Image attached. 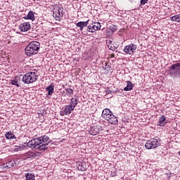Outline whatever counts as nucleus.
<instances>
[{"label":"nucleus","mask_w":180,"mask_h":180,"mask_svg":"<svg viewBox=\"0 0 180 180\" xmlns=\"http://www.w3.org/2000/svg\"><path fill=\"white\" fill-rule=\"evenodd\" d=\"M49 140H50L49 136H44L43 137L32 139L27 143V146L30 148H36L38 151H42V150H47Z\"/></svg>","instance_id":"obj_1"},{"label":"nucleus","mask_w":180,"mask_h":180,"mask_svg":"<svg viewBox=\"0 0 180 180\" xmlns=\"http://www.w3.org/2000/svg\"><path fill=\"white\" fill-rule=\"evenodd\" d=\"M40 50V42L32 41L25 47V54L28 57H32L34 54H37Z\"/></svg>","instance_id":"obj_2"},{"label":"nucleus","mask_w":180,"mask_h":180,"mask_svg":"<svg viewBox=\"0 0 180 180\" xmlns=\"http://www.w3.org/2000/svg\"><path fill=\"white\" fill-rule=\"evenodd\" d=\"M102 117L105 119V120H108L110 124H117V118L113 115V112L108 108L103 110Z\"/></svg>","instance_id":"obj_3"},{"label":"nucleus","mask_w":180,"mask_h":180,"mask_svg":"<svg viewBox=\"0 0 180 180\" xmlns=\"http://www.w3.org/2000/svg\"><path fill=\"white\" fill-rule=\"evenodd\" d=\"M24 84H33V82H36L37 79L39 78V75H37V72H30L26 73L24 76Z\"/></svg>","instance_id":"obj_4"},{"label":"nucleus","mask_w":180,"mask_h":180,"mask_svg":"<svg viewBox=\"0 0 180 180\" xmlns=\"http://www.w3.org/2000/svg\"><path fill=\"white\" fill-rule=\"evenodd\" d=\"M169 74L171 77H180V63L173 64L169 67Z\"/></svg>","instance_id":"obj_5"},{"label":"nucleus","mask_w":180,"mask_h":180,"mask_svg":"<svg viewBox=\"0 0 180 180\" xmlns=\"http://www.w3.org/2000/svg\"><path fill=\"white\" fill-rule=\"evenodd\" d=\"M160 146H161V142L155 138L148 140L145 144V147L147 150L157 148L158 147H160Z\"/></svg>","instance_id":"obj_6"},{"label":"nucleus","mask_w":180,"mask_h":180,"mask_svg":"<svg viewBox=\"0 0 180 180\" xmlns=\"http://www.w3.org/2000/svg\"><path fill=\"white\" fill-rule=\"evenodd\" d=\"M63 11L64 8H63V7L58 6H54L53 16L55 18L56 20H60V19H62L63 16H64Z\"/></svg>","instance_id":"obj_7"},{"label":"nucleus","mask_w":180,"mask_h":180,"mask_svg":"<svg viewBox=\"0 0 180 180\" xmlns=\"http://www.w3.org/2000/svg\"><path fill=\"white\" fill-rule=\"evenodd\" d=\"M136 50H137V45H136L134 44H130L129 45H127L124 48L123 51L126 54H129V56H133V54H134V53H136Z\"/></svg>","instance_id":"obj_8"},{"label":"nucleus","mask_w":180,"mask_h":180,"mask_svg":"<svg viewBox=\"0 0 180 180\" xmlns=\"http://www.w3.org/2000/svg\"><path fill=\"white\" fill-rule=\"evenodd\" d=\"M22 82L25 84V79L22 75L16 76L13 79L11 80V85H15L18 88L22 86Z\"/></svg>","instance_id":"obj_9"},{"label":"nucleus","mask_w":180,"mask_h":180,"mask_svg":"<svg viewBox=\"0 0 180 180\" xmlns=\"http://www.w3.org/2000/svg\"><path fill=\"white\" fill-rule=\"evenodd\" d=\"M99 29H101V22H93L87 27L86 30L90 33H95Z\"/></svg>","instance_id":"obj_10"},{"label":"nucleus","mask_w":180,"mask_h":180,"mask_svg":"<svg viewBox=\"0 0 180 180\" xmlns=\"http://www.w3.org/2000/svg\"><path fill=\"white\" fill-rule=\"evenodd\" d=\"M30 22H25L20 25L19 29L21 32H28V30L31 28Z\"/></svg>","instance_id":"obj_11"},{"label":"nucleus","mask_w":180,"mask_h":180,"mask_svg":"<svg viewBox=\"0 0 180 180\" xmlns=\"http://www.w3.org/2000/svg\"><path fill=\"white\" fill-rule=\"evenodd\" d=\"M158 126H160V127H164L167 123H168V121L167 120V117H165V115H161L159 117V121L157 122Z\"/></svg>","instance_id":"obj_12"},{"label":"nucleus","mask_w":180,"mask_h":180,"mask_svg":"<svg viewBox=\"0 0 180 180\" xmlns=\"http://www.w3.org/2000/svg\"><path fill=\"white\" fill-rule=\"evenodd\" d=\"M106 44L109 50H112V51H115V50L117 49V45L115 46V42H113V39H107Z\"/></svg>","instance_id":"obj_13"},{"label":"nucleus","mask_w":180,"mask_h":180,"mask_svg":"<svg viewBox=\"0 0 180 180\" xmlns=\"http://www.w3.org/2000/svg\"><path fill=\"white\" fill-rule=\"evenodd\" d=\"M101 126H94L91 128V130L89 131V134H91V136H96V134H99V131H101Z\"/></svg>","instance_id":"obj_14"},{"label":"nucleus","mask_w":180,"mask_h":180,"mask_svg":"<svg viewBox=\"0 0 180 180\" xmlns=\"http://www.w3.org/2000/svg\"><path fill=\"white\" fill-rule=\"evenodd\" d=\"M19 165V162L18 160H10L4 164V168H12V167H15Z\"/></svg>","instance_id":"obj_15"},{"label":"nucleus","mask_w":180,"mask_h":180,"mask_svg":"<svg viewBox=\"0 0 180 180\" xmlns=\"http://www.w3.org/2000/svg\"><path fill=\"white\" fill-rule=\"evenodd\" d=\"M89 23V20L87 21H80L76 24L77 27H80L81 32L84 30V27H86Z\"/></svg>","instance_id":"obj_16"},{"label":"nucleus","mask_w":180,"mask_h":180,"mask_svg":"<svg viewBox=\"0 0 180 180\" xmlns=\"http://www.w3.org/2000/svg\"><path fill=\"white\" fill-rule=\"evenodd\" d=\"M23 19H25V20H32V22H34V13H33L32 11H30L27 15L23 17Z\"/></svg>","instance_id":"obj_17"},{"label":"nucleus","mask_w":180,"mask_h":180,"mask_svg":"<svg viewBox=\"0 0 180 180\" xmlns=\"http://www.w3.org/2000/svg\"><path fill=\"white\" fill-rule=\"evenodd\" d=\"M6 136V139H7V140H16L17 137L16 136H15V134H13V133H12V131H8L5 134Z\"/></svg>","instance_id":"obj_18"},{"label":"nucleus","mask_w":180,"mask_h":180,"mask_svg":"<svg viewBox=\"0 0 180 180\" xmlns=\"http://www.w3.org/2000/svg\"><path fill=\"white\" fill-rule=\"evenodd\" d=\"M46 91H48V95L51 96L54 92V84H51L48 87H46Z\"/></svg>","instance_id":"obj_19"},{"label":"nucleus","mask_w":180,"mask_h":180,"mask_svg":"<svg viewBox=\"0 0 180 180\" xmlns=\"http://www.w3.org/2000/svg\"><path fill=\"white\" fill-rule=\"evenodd\" d=\"M77 105H78V98H72L69 105L73 109H75Z\"/></svg>","instance_id":"obj_20"},{"label":"nucleus","mask_w":180,"mask_h":180,"mask_svg":"<svg viewBox=\"0 0 180 180\" xmlns=\"http://www.w3.org/2000/svg\"><path fill=\"white\" fill-rule=\"evenodd\" d=\"M133 90V83L130 81H127V86L124 88V91H131Z\"/></svg>","instance_id":"obj_21"},{"label":"nucleus","mask_w":180,"mask_h":180,"mask_svg":"<svg viewBox=\"0 0 180 180\" xmlns=\"http://www.w3.org/2000/svg\"><path fill=\"white\" fill-rule=\"evenodd\" d=\"M72 110H74V109L69 105H66L64 111H65V114L67 115H71V112H72Z\"/></svg>","instance_id":"obj_22"},{"label":"nucleus","mask_w":180,"mask_h":180,"mask_svg":"<svg viewBox=\"0 0 180 180\" xmlns=\"http://www.w3.org/2000/svg\"><path fill=\"white\" fill-rule=\"evenodd\" d=\"M25 180H36L34 174L32 173L25 174Z\"/></svg>","instance_id":"obj_23"},{"label":"nucleus","mask_w":180,"mask_h":180,"mask_svg":"<svg viewBox=\"0 0 180 180\" xmlns=\"http://www.w3.org/2000/svg\"><path fill=\"white\" fill-rule=\"evenodd\" d=\"M170 20H172V22H178L180 23V14L171 17Z\"/></svg>","instance_id":"obj_24"},{"label":"nucleus","mask_w":180,"mask_h":180,"mask_svg":"<svg viewBox=\"0 0 180 180\" xmlns=\"http://www.w3.org/2000/svg\"><path fill=\"white\" fill-rule=\"evenodd\" d=\"M25 157L26 158H34L36 157V153L32 152V151H28L25 153Z\"/></svg>","instance_id":"obj_25"},{"label":"nucleus","mask_w":180,"mask_h":180,"mask_svg":"<svg viewBox=\"0 0 180 180\" xmlns=\"http://www.w3.org/2000/svg\"><path fill=\"white\" fill-rule=\"evenodd\" d=\"M65 91L68 96H71V95L74 94V89L71 88H65Z\"/></svg>","instance_id":"obj_26"},{"label":"nucleus","mask_w":180,"mask_h":180,"mask_svg":"<svg viewBox=\"0 0 180 180\" xmlns=\"http://www.w3.org/2000/svg\"><path fill=\"white\" fill-rule=\"evenodd\" d=\"M22 150H25V146H15L13 148V151H14V153H18V151H22Z\"/></svg>","instance_id":"obj_27"},{"label":"nucleus","mask_w":180,"mask_h":180,"mask_svg":"<svg viewBox=\"0 0 180 180\" xmlns=\"http://www.w3.org/2000/svg\"><path fill=\"white\" fill-rule=\"evenodd\" d=\"M148 2V0H141V5H145Z\"/></svg>","instance_id":"obj_28"},{"label":"nucleus","mask_w":180,"mask_h":180,"mask_svg":"<svg viewBox=\"0 0 180 180\" xmlns=\"http://www.w3.org/2000/svg\"><path fill=\"white\" fill-rule=\"evenodd\" d=\"M60 116H65V111H60Z\"/></svg>","instance_id":"obj_29"},{"label":"nucleus","mask_w":180,"mask_h":180,"mask_svg":"<svg viewBox=\"0 0 180 180\" xmlns=\"http://www.w3.org/2000/svg\"><path fill=\"white\" fill-rule=\"evenodd\" d=\"M111 58H115V53L111 54Z\"/></svg>","instance_id":"obj_30"},{"label":"nucleus","mask_w":180,"mask_h":180,"mask_svg":"<svg viewBox=\"0 0 180 180\" xmlns=\"http://www.w3.org/2000/svg\"><path fill=\"white\" fill-rule=\"evenodd\" d=\"M179 155L180 156V151L179 152Z\"/></svg>","instance_id":"obj_31"}]
</instances>
